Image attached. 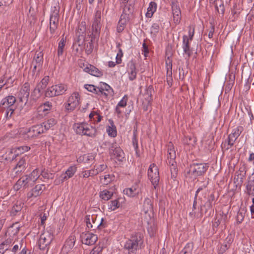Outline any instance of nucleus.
Wrapping results in <instances>:
<instances>
[{
  "label": "nucleus",
  "mask_w": 254,
  "mask_h": 254,
  "mask_svg": "<svg viewBox=\"0 0 254 254\" xmlns=\"http://www.w3.org/2000/svg\"><path fill=\"white\" fill-rule=\"evenodd\" d=\"M120 203L119 202V199L111 200L108 202V208L110 211H114L119 208Z\"/></svg>",
  "instance_id": "ea45409f"
},
{
  "label": "nucleus",
  "mask_w": 254,
  "mask_h": 254,
  "mask_svg": "<svg viewBox=\"0 0 254 254\" xmlns=\"http://www.w3.org/2000/svg\"><path fill=\"white\" fill-rule=\"evenodd\" d=\"M168 163L169 165H170L172 167L171 168V171L172 174L173 173V169L174 170V172L175 173L176 172V162L175 161V159L176 157V150L175 149L174 146L172 143H169L168 145V150H167V154Z\"/></svg>",
  "instance_id": "9d476101"
},
{
  "label": "nucleus",
  "mask_w": 254,
  "mask_h": 254,
  "mask_svg": "<svg viewBox=\"0 0 254 254\" xmlns=\"http://www.w3.org/2000/svg\"><path fill=\"white\" fill-rule=\"evenodd\" d=\"M23 204L21 201H17L13 205L11 210V214L12 215H16V214L20 212L23 207Z\"/></svg>",
  "instance_id": "58836bf2"
},
{
  "label": "nucleus",
  "mask_w": 254,
  "mask_h": 254,
  "mask_svg": "<svg viewBox=\"0 0 254 254\" xmlns=\"http://www.w3.org/2000/svg\"><path fill=\"white\" fill-rule=\"evenodd\" d=\"M34 183L30 179L28 175H25L20 178L14 186V189L18 190L22 188H26L33 185Z\"/></svg>",
  "instance_id": "f3484780"
},
{
  "label": "nucleus",
  "mask_w": 254,
  "mask_h": 254,
  "mask_svg": "<svg viewBox=\"0 0 254 254\" xmlns=\"http://www.w3.org/2000/svg\"><path fill=\"white\" fill-rule=\"evenodd\" d=\"M84 70L95 76L101 77L103 75V72L101 70L91 64L87 65L84 68Z\"/></svg>",
  "instance_id": "bb28decb"
},
{
  "label": "nucleus",
  "mask_w": 254,
  "mask_h": 254,
  "mask_svg": "<svg viewBox=\"0 0 254 254\" xmlns=\"http://www.w3.org/2000/svg\"><path fill=\"white\" fill-rule=\"evenodd\" d=\"M89 118L91 122L96 124L101 121L103 116L101 115L100 111L97 110L92 111L89 115Z\"/></svg>",
  "instance_id": "7c9ffc66"
},
{
  "label": "nucleus",
  "mask_w": 254,
  "mask_h": 254,
  "mask_svg": "<svg viewBox=\"0 0 254 254\" xmlns=\"http://www.w3.org/2000/svg\"><path fill=\"white\" fill-rule=\"evenodd\" d=\"M30 149V147L28 146H21L16 147L15 148V152L18 155V154H22L25 152H27Z\"/></svg>",
  "instance_id": "864d4df0"
},
{
  "label": "nucleus",
  "mask_w": 254,
  "mask_h": 254,
  "mask_svg": "<svg viewBox=\"0 0 254 254\" xmlns=\"http://www.w3.org/2000/svg\"><path fill=\"white\" fill-rule=\"evenodd\" d=\"M82 243L86 245H92L98 240L96 235L93 233L83 232L80 235Z\"/></svg>",
  "instance_id": "6ab92c4d"
},
{
  "label": "nucleus",
  "mask_w": 254,
  "mask_h": 254,
  "mask_svg": "<svg viewBox=\"0 0 254 254\" xmlns=\"http://www.w3.org/2000/svg\"><path fill=\"white\" fill-rule=\"evenodd\" d=\"M30 84L28 82H25L20 88L18 94V98L19 102L26 105L28 102L30 94Z\"/></svg>",
  "instance_id": "2eb2a0df"
},
{
  "label": "nucleus",
  "mask_w": 254,
  "mask_h": 254,
  "mask_svg": "<svg viewBox=\"0 0 254 254\" xmlns=\"http://www.w3.org/2000/svg\"><path fill=\"white\" fill-rule=\"evenodd\" d=\"M109 154L113 159L119 161H123L125 158V153L121 147L118 146L116 143H112L109 148Z\"/></svg>",
  "instance_id": "f8f14e48"
},
{
  "label": "nucleus",
  "mask_w": 254,
  "mask_h": 254,
  "mask_svg": "<svg viewBox=\"0 0 254 254\" xmlns=\"http://www.w3.org/2000/svg\"><path fill=\"white\" fill-rule=\"evenodd\" d=\"M128 20L129 17H127V15L121 14L117 27V30L119 33L124 30Z\"/></svg>",
  "instance_id": "cd10ccee"
},
{
  "label": "nucleus",
  "mask_w": 254,
  "mask_h": 254,
  "mask_svg": "<svg viewBox=\"0 0 254 254\" xmlns=\"http://www.w3.org/2000/svg\"><path fill=\"white\" fill-rule=\"evenodd\" d=\"M96 168L94 169L95 175H97L99 173H101L107 169V166L105 164H100L96 166Z\"/></svg>",
  "instance_id": "6e6d98bb"
},
{
  "label": "nucleus",
  "mask_w": 254,
  "mask_h": 254,
  "mask_svg": "<svg viewBox=\"0 0 254 254\" xmlns=\"http://www.w3.org/2000/svg\"><path fill=\"white\" fill-rule=\"evenodd\" d=\"M48 216V213H46L44 212L40 214V219L41 220V224L42 225H44L45 222L46 220L47 217Z\"/></svg>",
  "instance_id": "774afa93"
},
{
  "label": "nucleus",
  "mask_w": 254,
  "mask_h": 254,
  "mask_svg": "<svg viewBox=\"0 0 254 254\" xmlns=\"http://www.w3.org/2000/svg\"><path fill=\"white\" fill-rule=\"evenodd\" d=\"M101 10L99 9L95 10L93 22L92 23V30L93 33L95 35L97 34L100 30L101 24Z\"/></svg>",
  "instance_id": "a211bd4d"
},
{
  "label": "nucleus",
  "mask_w": 254,
  "mask_h": 254,
  "mask_svg": "<svg viewBox=\"0 0 254 254\" xmlns=\"http://www.w3.org/2000/svg\"><path fill=\"white\" fill-rule=\"evenodd\" d=\"M73 128L76 133L94 137L96 134V128L87 123L75 124Z\"/></svg>",
  "instance_id": "f03ea898"
},
{
  "label": "nucleus",
  "mask_w": 254,
  "mask_h": 254,
  "mask_svg": "<svg viewBox=\"0 0 254 254\" xmlns=\"http://www.w3.org/2000/svg\"><path fill=\"white\" fill-rule=\"evenodd\" d=\"M115 179L114 175L107 174L100 177V181L104 185H108L110 184Z\"/></svg>",
  "instance_id": "4c0bfd02"
},
{
  "label": "nucleus",
  "mask_w": 254,
  "mask_h": 254,
  "mask_svg": "<svg viewBox=\"0 0 254 254\" xmlns=\"http://www.w3.org/2000/svg\"><path fill=\"white\" fill-rule=\"evenodd\" d=\"M141 186L139 182H136L131 187L125 189L124 193L129 197H134L141 192Z\"/></svg>",
  "instance_id": "aec40b11"
},
{
  "label": "nucleus",
  "mask_w": 254,
  "mask_h": 254,
  "mask_svg": "<svg viewBox=\"0 0 254 254\" xmlns=\"http://www.w3.org/2000/svg\"><path fill=\"white\" fill-rule=\"evenodd\" d=\"M20 225L18 223L13 224L11 228L8 230V234L9 237L1 243L4 245L5 248L8 249L9 247L14 244L15 240L17 239L16 235L19 231Z\"/></svg>",
  "instance_id": "6e6552de"
},
{
  "label": "nucleus",
  "mask_w": 254,
  "mask_h": 254,
  "mask_svg": "<svg viewBox=\"0 0 254 254\" xmlns=\"http://www.w3.org/2000/svg\"><path fill=\"white\" fill-rule=\"evenodd\" d=\"M56 124V121L54 119L51 118L42 124H40V125L42 126L43 132H45L46 130L54 127Z\"/></svg>",
  "instance_id": "c9c22d12"
},
{
  "label": "nucleus",
  "mask_w": 254,
  "mask_h": 254,
  "mask_svg": "<svg viewBox=\"0 0 254 254\" xmlns=\"http://www.w3.org/2000/svg\"><path fill=\"white\" fill-rule=\"evenodd\" d=\"M77 171L76 165L69 166L64 172H63L60 175H57L54 181L55 185H59L65 181L72 178Z\"/></svg>",
  "instance_id": "39448f33"
},
{
  "label": "nucleus",
  "mask_w": 254,
  "mask_h": 254,
  "mask_svg": "<svg viewBox=\"0 0 254 254\" xmlns=\"http://www.w3.org/2000/svg\"><path fill=\"white\" fill-rule=\"evenodd\" d=\"M49 76H45L37 85L34 90L33 93L38 96H40L41 90L45 89L49 82Z\"/></svg>",
  "instance_id": "a878e982"
},
{
  "label": "nucleus",
  "mask_w": 254,
  "mask_h": 254,
  "mask_svg": "<svg viewBox=\"0 0 254 254\" xmlns=\"http://www.w3.org/2000/svg\"><path fill=\"white\" fill-rule=\"evenodd\" d=\"M52 9V12L50 18V31L52 36L55 34L59 25V9L56 6Z\"/></svg>",
  "instance_id": "9b49d317"
},
{
  "label": "nucleus",
  "mask_w": 254,
  "mask_h": 254,
  "mask_svg": "<svg viewBox=\"0 0 254 254\" xmlns=\"http://www.w3.org/2000/svg\"><path fill=\"white\" fill-rule=\"evenodd\" d=\"M215 204V196L213 194H211L208 197L207 200L205 202L204 206L207 207V209L212 208Z\"/></svg>",
  "instance_id": "c03bdc74"
},
{
  "label": "nucleus",
  "mask_w": 254,
  "mask_h": 254,
  "mask_svg": "<svg viewBox=\"0 0 254 254\" xmlns=\"http://www.w3.org/2000/svg\"><path fill=\"white\" fill-rule=\"evenodd\" d=\"M84 87L88 91L98 95V87L92 84H85Z\"/></svg>",
  "instance_id": "3c124183"
},
{
  "label": "nucleus",
  "mask_w": 254,
  "mask_h": 254,
  "mask_svg": "<svg viewBox=\"0 0 254 254\" xmlns=\"http://www.w3.org/2000/svg\"><path fill=\"white\" fill-rule=\"evenodd\" d=\"M45 187L44 185H36L32 190L30 193H29L28 197H34L39 196L43 192V190L45 189Z\"/></svg>",
  "instance_id": "c756f323"
},
{
  "label": "nucleus",
  "mask_w": 254,
  "mask_h": 254,
  "mask_svg": "<svg viewBox=\"0 0 254 254\" xmlns=\"http://www.w3.org/2000/svg\"><path fill=\"white\" fill-rule=\"evenodd\" d=\"M243 127L242 126H238L233 129L231 133L228 135L227 139L222 142L221 144L222 149L228 150L231 148L243 131Z\"/></svg>",
  "instance_id": "7ed1b4c3"
},
{
  "label": "nucleus",
  "mask_w": 254,
  "mask_h": 254,
  "mask_svg": "<svg viewBox=\"0 0 254 254\" xmlns=\"http://www.w3.org/2000/svg\"><path fill=\"white\" fill-rule=\"evenodd\" d=\"M94 46L93 43V38H92L90 41L88 42L85 48V52L87 54H90L93 50Z\"/></svg>",
  "instance_id": "5fc2aeb1"
},
{
  "label": "nucleus",
  "mask_w": 254,
  "mask_h": 254,
  "mask_svg": "<svg viewBox=\"0 0 254 254\" xmlns=\"http://www.w3.org/2000/svg\"><path fill=\"white\" fill-rule=\"evenodd\" d=\"M208 167L206 163H194L190 165L188 173L191 174L194 177L201 176L206 171Z\"/></svg>",
  "instance_id": "ddd939ff"
},
{
  "label": "nucleus",
  "mask_w": 254,
  "mask_h": 254,
  "mask_svg": "<svg viewBox=\"0 0 254 254\" xmlns=\"http://www.w3.org/2000/svg\"><path fill=\"white\" fill-rule=\"evenodd\" d=\"M18 132L20 136L26 140L35 139L40 134L44 133L42 126L40 124L29 128H20Z\"/></svg>",
  "instance_id": "f257e3e1"
},
{
  "label": "nucleus",
  "mask_w": 254,
  "mask_h": 254,
  "mask_svg": "<svg viewBox=\"0 0 254 254\" xmlns=\"http://www.w3.org/2000/svg\"><path fill=\"white\" fill-rule=\"evenodd\" d=\"M114 192L107 190H104L100 192V197L104 200H109L113 195Z\"/></svg>",
  "instance_id": "a19ab883"
},
{
  "label": "nucleus",
  "mask_w": 254,
  "mask_h": 254,
  "mask_svg": "<svg viewBox=\"0 0 254 254\" xmlns=\"http://www.w3.org/2000/svg\"><path fill=\"white\" fill-rule=\"evenodd\" d=\"M15 102V97L12 95H8L1 100L0 109H15L14 106Z\"/></svg>",
  "instance_id": "dca6fc26"
},
{
  "label": "nucleus",
  "mask_w": 254,
  "mask_h": 254,
  "mask_svg": "<svg viewBox=\"0 0 254 254\" xmlns=\"http://www.w3.org/2000/svg\"><path fill=\"white\" fill-rule=\"evenodd\" d=\"M40 171L38 169H34L28 176L30 178L33 183L36 181L38 178L40 177Z\"/></svg>",
  "instance_id": "a18cd8bd"
},
{
  "label": "nucleus",
  "mask_w": 254,
  "mask_h": 254,
  "mask_svg": "<svg viewBox=\"0 0 254 254\" xmlns=\"http://www.w3.org/2000/svg\"><path fill=\"white\" fill-rule=\"evenodd\" d=\"M153 91L154 89L152 86L150 85L147 87L145 89L144 93L143 94L142 100L151 102L152 101V95Z\"/></svg>",
  "instance_id": "473e14b6"
},
{
  "label": "nucleus",
  "mask_w": 254,
  "mask_h": 254,
  "mask_svg": "<svg viewBox=\"0 0 254 254\" xmlns=\"http://www.w3.org/2000/svg\"><path fill=\"white\" fill-rule=\"evenodd\" d=\"M54 238L51 228H47L40 235L38 241L39 247L40 250H48L49 245Z\"/></svg>",
  "instance_id": "20e7f679"
},
{
  "label": "nucleus",
  "mask_w": 254,
  "mask_h": 254,
  "mask_svg": "<svg viewBox=\"0 0 254 254\" xmlns=\"http://www.w3.org/2000/svg\"><path fill=\"white\" fill-rule=\"evenodd\" d=\"M147 174L154 189H156L159 184L160 177L158 168L154 163L150 165Z\"/></svg>",
  "instance_id": "1a4fd4ad"
},
{
  "label": "nucleus",
  "mask_w": 254,
  "mask_h": 254,
  "mask_svg": "<svg viewBox=\"0 0 254 254\" xmlns=\"http://www.w3.org/2000/svg\"><path fill=\"white\" fill-rule=\"evenodd\" d=\"M55 89V94L56 96L63 94L67 90V86L64 84L60 83L53 85Z\"/></svg>",
  "instance_id": "72a5a7b5"
},
{
  "label": "nucleus",
  "mask_w": 254,
  "mask_h": 254,
  "mask_svg": "<svg viewBox=\"0 0 254 254\" xmlns=\"http://www.w3.org/2000/svg\"><path fill=\"white\" fill-rule=\"evenodd\" d=\"M109 123L110 125L106 127V131L110 136L115 137L117 134L116 127L112 120H110Z\"/></svg>",
  "instance_id": "2f4dec72"
},
{
  "label": "nucleus",
  "mask_w": 254,
  "mask_h": 254,
  "mask_svg": "<svg viewBox=\"0 0 254 254\" xmlns=\"http://www.w3.org/2000/svg\"><path fill=\"white\" fill-rule=\"evenodd\" d=\"M159 25L158 23H153L150 28V33L153 37L156 36L159 30Z\"/></svg>",
  "instance_id": "603ef678"
},
{
  "label": "nucleus",
  "mask_w": 254,
  "mask_h": 254,
  "mask_svg": "<svg viewBox=\"0 0 254 254\" xmlns=\"http://www.w3.org/2000/svg\"><path fill=\"white\" fill-rule=\"evenodd\" d=\"M26 161L24 158H22L17 163L14 169L16 170V172H21L25 168Z\"/></svg>",
  "instance_id": "37998d69"
},
{
  "label": "nucleus",
  "mask_w": 254,
  "mask_h": 254,
  "mask_svg": "<svg viewBox=\"0 0 254 254\" xmlns=\"http://www.w3.org/2000/svg\"><path fill=\"white\" fill-rule=\"evenodd\" d=\"M65 40L64 38H62L58 44L57 55L59 58L62 56L63 54L64 49L65 45Z\"/></svg>",
  "instance_id": "79ce46f5"
},
{
  "label": "nucleus",
  "mask_w": 254,
  "mask_h": 254,
  "mask_svg": "<svg viewBox=\"0 0 254 254\" xmlns=\"http://www.w3.org/2000/svg\"><path fill=\"white\" fill-rule=\"evenodd\" d=\"M103 247L100 246H96L91 250L89 254H101L103 251Z\"/></svg>",
  "instance_id": "680f3d73"
},
{
  "label": "nucleus",
  "mask_w": 254,
  "mask_h": 254,
  "mask_svg": "<svg viewBox=\"0 0 254 254\" xmlns=\"http://www.w3.org/2000/svg\"><path fill=\"white\" fill-rule=\"evenodd\" d=\"M157 8V4L154 1H151L147 9V12L145 14L146 16L150 18L152 16L153 13L156 11Z\"/></svg>",
  "instance_id": "e433bc0d"
},
{
  "label": "nucleus",
  "mask_w": 254,
  "mask_h": 254,
  "mask_svg": "<svg viewBox=\"0 0 254 254\" xmlns=\"http://www.w3.org/2000/svg\"><path fill=\"white\" fill-rule=\"evenodd\" d=\"M153 209V206L151 199L147 197L145 198L142 206V211L147 213L148 212L152 211Z\"/></svg>",
  "instance_id": "f704fd0d"
},
{
  "label": "nucleus",
  "mask_w": 254,
  "mask_h": 254,
  "mask_svg": "<svg viewBox=\"0 0 254 254\" xmlns=\"http://www.w3.org/2000/svg\"><path fill=\"white\" fill-rule=\"evenodd\" d=\"M98 95H102L106 97H111L113 95V90L107 83L101 82L98 87Z\"/></svg>",
  "instance_id": "4be33fe9"
},
{
  "label": "nucleus",
  "mask_w": 254,
  "mask_h": 254,
  "mask_svg": "<svg viewBox=\"0 0 254 254\" xmlns=\"http://www.w3.org/2000/svg\"><path fill=\"white\" fill-rule=\"evenodd\" d=\"M208 184V182H203L202 183V184L198 187L197 190L195 192L196 195H198L199 192H200L201 190H204L205 194H207L208 190L206 189L207 185Z\"/></svg>",
  "instance_id": "09e8293b"
},
{
  "label": "nucleus",
  "mask_w": 254,
  "mask_h": 254,
  "mask_svg": "<svg viewBox=\"0 0 254 254\" xmlns=\"http://www.w3.org/2000/svg\"><path fill=\"white\" fill-rule=\"evenodd\" d=\"M84 221L87 228L89 230H95L97 229H101L103 226V219L98 218L95 215H86Z\"/></svg>",
  "instance_id": "0eeeda50"
},
{
  "label": "nucleus",
  "mask_w": 254,
  "mask_h": 254,
  "mask_svg": "<svg viewBox=\"0 0 254 254\" xmlns=\"http://www.w3.org/2000/svg\"><path fill=\"white\" fill-rule=\"evenodd\" d=\"M40 175L44 178L46 179H52L53 178V175L52 173H49L48 171L44 170L42 172L40 171Z\"/></svg>",
  "instance_id": "69168bd1"
},
{
  "label": "nucleus",
  "mask_w": 254,
  "mask_h": 254,
  "mask_svg": "<svg viewBox=\"0 0 254 254\" xmlns=\"http://www.w3.org/2000/svg\"><path fill=\"white\" fill-rule=\"evenodd\" d=\"M15 110V109H0V111H5V117L7 120L12 117Z\"/></svg>",
  "instance_id": "052dcab7"
},
{
  "label": "nucleus",
  "mask_w": 254,
  "mask_h": 254,
  "mask_svg": "<svg viewBox=\"0 0 254 254\" xmlns=\"http://www.w3.org/2000/svg\"><path fill=\"white\" fill-rule=\"evenodd\" d=\"M80 96L78 92L73 93L65 104V108L69 112L74 110L79 105Z\"/></svg>",
  "instance_id": "4468645a"
},
{
  "label": "nucleus",
  "mask_w": 254,
  "mask_h": 254,
  "mask_svg": "<svg viewBox=\"0 0 254 254\" xmlns=\"http://www.w3.org/2000/svg\"><path fill=\"white\" fill-rule=\"evenodd\" d=\"M245 216V211L244 209H240L237 213L236 219L238 223H241L244 220Z\"/></svg>",
  "instance_id": "8fccbe9b"
},
{
  "label": "nucleus",
  "mask_w": 254,
  "mask_h": 254,
  "mask_svg": "<svg viewBox=\"0 0 254 254\" xmlns=\"http://www.w3.org/2000/svg\"><path fill=\"white\" fill-rule=\"evenodd\" d=\"M189 35L188 36V39L189 40L192 41L193 39V37L194 34V26H190L189 27Z\"/></svg>",
  "instance_id": "0e129e2a"
},
{
  "label": "nucleus",
  "mask_w": 254,
  "mask_h": 254,
  "mask_svg": "<svg viewBox=\"0 0 254 254\" xmlns=\"http://www.w3.org/2000/svg\"><path fill=\"white\" fill-rule=\"evenodd\" d=\"M125 5L123 8V13L122 14H126L127 17L129 18V14L133 12V7L129 4H124Z\"/></svg>",
  "instance_id": "49530a36"
},
{
  "label": "nucleus",
  "mask_w": 254,
  "mask_h": 254,
  "mask_svg": "<svg viewBox=\"0 0 254 254\" xmlns=\"http://www.w3.org/2000/svg\"><path fill=\"white\" fill-rule=\"evenodd\" d=\"M52 107V103L46 102L40 105L37 108V112L40 117H42L47 115Z\"/></svg>",
  "instance_id": "393cba45"
},
{
  "label": "nucleus",
  "mask_w": 254,
  "mask_h": 254,
  "mask_svg": "<svg viewBox=\"0 0 254 254\" xmlns=\"http://www.w3.org/2000/svg\"><path fill=\"white\" fill-rule=\"evenodd\" d=\"M128 100V97L127 95H125L122 99L119 101V102L117 104V106L118 107H121L122 108H125L127 104V101Z\"/></svg>",
  "instance_id": "4d7b16f0"
},
{
  "label": "nucleus",
  "mask_w": 254,
  "mask_h": 254,
  "mask_svg": "<svg viewBox=\"0 0 254 254\" xmlns=\"http://www.w3.org/2000/svg\"><path fill=\"white\" fill-rule=\"evenodd\" d=\"M94 159V157L89 154H84L83 155L80 156L77 161L79 162H83L84 163H88V161L92 160Z\"/></svg>",
  "instance_id": "de8ad7c7"
},
{
  "label": "nucleus",
  "mask_w": 254,
  "mask_h": 254,
  "mask_svg": "<svg viewBox=\"0 0 254 254\" xmlns=\"http://www.w3.org/2000/svg\"><path fill=\"white\" fill-rule=\"evenodd\" d=\"M140 241V237L137 235L132 236L127 240L124 245V249L127 251V254H136Z\"/></svg>",
  "instance_id": "423d86ee"
},
{
  "label": "nucleus",
  "mask_w": 254,
  "mask_h": 254,
  "mask_svg": "<svg viewBox=\"0 0 254 254\" xmlns=\"http://www.w3.org/2000/svg\"><path fill=\"white\" fill-rule=\"evenodd\" d=\"M43 54L41 52L36 53L32 62L34 66V69L36 70L37 67H40L43 61Z\"/></svg>",
  "instance_id": "c85d7f7f"
},
{
  "label": "nucleus",
  "mask_w": 254,
  "mask_h": 254,
  "mask_svg": "<svg viewBox=\"0 0 254 254\" xmlns=\"http://www.w3.org/2000/svg\"><path fill=\"white\" fill-rule=\"evenodd\" d=\"M127 72L129 80L133 81L135 79L137 74L136 63L133 60H131L127 64Z\"/></svg>",
  "instance_id": "412c9836"
},
{
  "label": "nucleus",
  "mask_w": 254,
  "mask_h": 254,
  "mask_svg": "<svg viewBox=\"0 0 254 254\" xmlns=\"http://www.w3.org/2000/svg\"><path fill=\"white\" fill-rule=\"evenodd\" d=\"M55 89H54V88L53 87V85L51 86L50 87L48 88L46 92H45V96L46 97H54V96H56V94H55Z\"/></svg>",
  "instance_id": "13d9d810"
},
{
  "label": "nucleus",
  "mask_w": 254,
  "mask_h": 254,
  "mask_svg": "<svg viewBox=\"0 0 254 254\" xmlns=\"http://www.w3.org/2000/svg\"><path fill=\"white\" fill-rule=\"evenodd\" d=\"M173 20L176 24H179L181 20V11L178 3L171 4Z\"/></svg>",
  "instance_id": "b1692460"
},
{
  "label": "nucleus",
  "mask_w": 254,
  "mask_h": 254,
  "mask_svg": "<svg viewBox=\"0 0 254 254\" xmlns=\"http://www.w3.org/2000/svg\"><path fill=\"white\" fill-rule=\"evenodd\" d=\"M75 239L74 236H70L66 241V245L68 246L69 248H72L74 245Z\"/></svg>",
  "instance_id": "338daca9"
},
{
  "label": "nucleus",
  "mask_w": 254,
  "mask_h": 254,
  "mask_svg": "<svg viewBox=\"0 0 254 254\" xmlns=\"http://www.w3.org/2000/svg\"><path fill=\"white\" fill-rule=\"evenodd\" d=\"M132 143L134 149L136 151H137L138 149V140L137 139L136 133L134 130L133 131V133Z\"/></svg>",
  "instance_id": "bf43d9fd"
},
{
  "label": "nucleus",
  "mask_w": 254,
  "mask_h": 254,
  "mask_svg": "<svg viewBox=\"0 0 254 254\" xmlns=\"http://www.w3.org/2000/svg\"><path fill=\"white\" fill-rule=\"evenodd\" d=\"M197 195H196L195 194L194 200L193 202V206H192V211L190 213V215L191 217H195L196 213L194 211V210L196 209V205H197V202H196V199H197Z\"/></svg>",
  "instance_id": "e2e57ef3"
},
{
  "label": "nucleus",
  "mask_w": 254,
  "mask_h": 254,
  "mask_svg": "<svg viewBox=\"0 0 254 254\" xmlns=\"http://www.w3.org/2000/svg\"><path fill=\"white\" fill-rule=\"evenodd\" d=\"M191 41L188 40L187 35L183 36L182 48L184 52V55L186 59H189L192 54V50L190 46V42Z\"/></svg>",
  "instance_id": "5701e85b"
}]
</instances>
